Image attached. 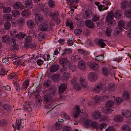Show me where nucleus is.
<instances>
[{
    "label": "nucleus",
    "instance_id": "39448f33",
    "mask_svg": "<svg viewBox=\"0 0 131 131\" xmlns=\"http://www.w3.org/2000/svg\"><path fill=\"white\" fill-rule=\"evenodd\" d=\"M97 78V74L93 72L90 73L88 76V79L90 81H95L96 80Z\"/></svg>",
    "mask_w": 131,
    "mask_h": 131
},
{
    "label": "nucleus",
    "instance_id": "4468645a",
    "mask_svg": "<svg viewBox=\"0 0 131 131\" xmlns=\"http://www.w3.org/2000/svg\"><path fill=\"white\" fill-rule=\"evenodd\" d=\"M32 37L31 36H26L25 39V45L26 48H28V46L30 44V42L32 40Z\"/></svg>",
    "mask_w": 131,
    "mask_h": 131
},
{
    "label": "nucleus",
    "instance_id": "5fc2aeb1",
    "mask_svg": "<svg viewBox=\"0 0 131 131\" xmlns=\"http://www.w3.org/2000/svg\"><path fill=\"white\" fill-rule=\"evenodd\" d=\"M45 34L43 32H40L38 36V39L39 40H43L44 38V35Z\"/></svg>",
    "mask_w": 131,
    "mask_h": 131
},
{
    "label": "nucleus",
    "instance_id": "e2e57ef3",
    "mask_svg": "<svg viewBox=\"0 0 131 131\" xmlns=\"http://www.w3.org/2000/svg\"><path fill=\"white\" fill-rule=\"evenodd\" d=\"M121 30L119 29L116 27L115 29L114 30V35H118L120 31Z\"/></svg>",
    "mask_w": 131,
    "mask_h": 131
},
{
    "label": "nucleus",
    "instance_id": "9d476101",
    "mask_svg": "<svg viewBox=\"0 0 131 131\" xmlns=\"http://www.w3.org/2000/svg\"><path fill=\"white\" fill-rule=\"evenodd\" d=\"M40 90L39 89L36 88V90L33 93L34 95L36 97L35 99L36 102L42 101L40 96L39 95V92Z\"/></svg>",
    "mask_w": 131,
    "mask_h": 131
},
{
    "label": "nucleus",
    "instance_id": "c9c22d12",
    "mask_svg": "<svg viewBox=\"0 0 131 131\" xmlns=\"http://www.w3.org/2000/svg\"><path fill=\"white\" fill-rule=\"evenodd\" d=\"M122 131H131V128L127 125H124L122 126Z\"/></svg>",
    "mask_w": 131,
    "mask_h": 131
},
{
    "label": "nucleus",
    "instance_id": "c756f323",
    "mask_svg": "<svg viewBox=\"0 0 131 131\" xmlns=\"http://www.w3.org/2000/svg\"><path fill=\"white\" fill-rule=\"evenodd\" d=\"M99 125L98 123L95 121H91L90 123L91 126L97 130L98 129Z\"/></svg>",
    "mask_w": 131,
    "mask_h": 131
},
{
    "label": "nucleus",
    "instance_id": "603ef678",
    "mask_svg": "<svg viewBox=\"0 0 131 131\" xmlns=\"http://www.w3.org/2000/svg\"><path fill=\"white\" fill-rule=\"evenodd\" d=\"M50 16L52 19L54 20H56V19L58 18V15L57 12H55L54 13H51L50 14Z\"/></svg>",
    "mask_w": 131,
    "mask_h": 131
},
{
    "label": "nucleus",
    "instance_id": "f704fd0d",
    "mask_svg": "<svg viewBox=\"0 0 131 131\" xmlns=\"http://www.w3.org/2000/svg\"><path fill=\"white\" fill-rule=\"evenodd\" d=\"M29 81L28 80L25 81L22 85L21 89L25 90L26 89L29 84Z\"/></svg>",
    "mask_w": 131,
    "mask_h": 131
},
{
    "label": "nucleus",
    "instance_id": "bf43d9fd",
    "mask_svg": "<svg viewBox=\"0 0 131 131\" xmlns=\"http://www.w3.org/2000/svg\"><path fill=\"white\" fill-rule=\"evenodd\" d=\"M60 77L59 74H56L53 75L52 77V79L54 81H56Z\"/></svg>",
    "mask_w": 131,
    "mask_h": 131
},
{
    "label": "nucleus",
    "instance_id": "6e6d98bb",
    "mask_svg": "<svg viewBox=\"0 0 131 131\" xmlns=\"http://www.w3.org/2000/svg\"><path fill=\"white\" fill-rule=\"evenodd\" d=\"M103 74L106 76H108V72L107 68L105 67H104L102 69Z\"/></svg>",
    "mask_w": 131,
    "mask_h": 131
},
{
    "label": "nucleus",
    "instance_id": "0e129e2a",
    "mask_svg": "<svg viewBox=\"0 0 131 131\" xmlns=\"http://www.w3.org/2000/svg\"><path fill=\"white\" fill-rule=\"evenodd\" d=\"M59 62L61 64H66L67 62V60L66 58H63L59 60Z\"/></svg>",
    "mask_w": 131,
    "mask_h": 131
},
{
    "label": "nucleus",
    "instance_id": "69168bd1",
    "mask_svg": "<svg viewBox=\"0 0 131 131\" xmlns=\"http://www.w3.org/2000/svg\"><path fill=\"white\" fill-rule=\"evenodd\" d=\"M83 19H79V20H77V24L78 26L80 27H82L83 25L82 23V21Z\"/></svg>",
    "mask_w": 131,
    "mask_h": 131
},
{
    "label": "nucleus",
    "instance_id": "338daca9",
    "mask_svg": "<svg viewBox=\"0 0 131 131\" xmlns=\"http://www.w3.org/2000/svg\"><path fill=\"white\" fill-rule=\"evenodd\" d=\"M100 17L97 15H94L92 17V20L94 22L97 21L99 19Z\"/></svg>",
    "mask_w": 131,
    "mask_h": 131
},
{
    "label": "nucleus",
    "instance_id": "a211bd4d",
    "mask_svg": "<svg viewBox=\"0 0 131 131\" xmlns=\"http://www.w3.org/2000/svg\"><path fill=\"white\" fill-rule=\"evenodd\" d=\"M85 25L91 29L93 28L94 26L93 22L89 20H88L85 21Z\"/></svg>",
    "mask_w": 131,
    "mask_h": 131
},
{
    "label": "nucleus",
    "instance_id": "412c9836",
    "mask_svg": "<svg viewBox=\"0 0 131 131\" xmlns=\"http://www.w3.org/2000/svg\"><path fill=\"white\" fill-rule=\"evenodd\" d=\"M59 69V65H53L50 68V71L52 73H54L57 71Z\"/></svg>",
    "mask_w": 131,
    "mask_h": 131
},
{
    "label": "nucleus",
    "instance_id": "a18cd8bd",
    "mask_svg": "<svg viewBox=\"0 0 131 131\" xmlns=\"http://www.w3.org/2000/svg\"><path fill=\"white\" fill-rule=\"evenodd\" d=\"M11 8L9 7H4L3 9V12L4 13H7L10 12L11 11Z\"/></svg>",
    "mask_w": 131,
    "mask_h": 131
},
{
    "label": "nucleus",
    "instance_id": "680f3d73",
    "mask_svg": "<svg viewBox=\"0 0 131 131\" xmlns=\"http://www.w3.org/2000/svg\"><path fill=\"white\" fill-rule=\"evenodd\" d=\"M115 87L114 84L112 83L109 84L108 85V89L109 91H112L114 90Z\"/></svg>",
    "mask_w": 131,
    "mask_h": 131
},
{
    "label": "nucleus",
    "instance_id": "2eb2a0df",
    "mask_svg": "<svg viewBox=\"0 0 131 131\" xmlns=\"http://www.w3.org/2000/svg\"><path fill=\"white\" fill-rule=\"evenodd\" d=\"M122 114L123 116L126 118L131 117L130 112L127 110H122Z\"/></svg>",
    "mask_w": 131,
    "mask_h": 131
},
{
    "label": "nucleus",
    "instance_id": "7ed1b4c3",
    "mask_svg": "<svg viewBox=\"0 0 131 131\" xmlns=\"http://www.w3.org/2000/svg\"><path fill=\"white\" fill-rule=\"evenodd\" d=\"M9 43L10 44L12 43H13V45H11L10 47V49L12 52L16 51L18 49V45L16 44V42L14 39L12 38Z\"/></svg>",
    "mask_w": 131,
    "mask_h": 131
},
{
    "label": "nucleus",
    "instance_id": "7c9ffc66",
    "mask_svg": "<svg viewBox=\"0 0 131 131\" xmlns=\"http://www.w3.org/2000/svg\"><path fill=\"white\" fill-rule=\"evenodd\" d=\"M89 66L90 68L94 70H97L98 68V65L96 63H91Z\"/></svg>",
    "mask_w": 131,
    "mask_h": 131
},
{
    "label": "nucleus",
    "instance_id": "ddd939ff",
    "mask_svg": "<svg viewBox=\"0 0 131 131\" xmlns=\"http://www.w3.org/2000/svg\"><path fill=\"white\" fill-rule=\"evenodd\" d=\"M43 100L46 102L50 103L53 101V98L49 94L45 95L43 97Z\"/></svg>",
    "mask_w": 131,
    "mask_h": 131
},
{
    "label": "nucleus",
    "instance_id": "4c0bfd02",
    "mask_svg": "<svg viewBox=\"0 0 131 131\" xmlns=\"http://www.w3.org/2000/svg\"><path fill=\"white\" fill-rule=\"evenodd\" d=\"M26 36L25 34L21 32H20L19 34H17L16 38L17 39H23Z\"/></svg>",
    "mask_w": 131,
    "mask_h": 131
},
{
    "label": "nucleus",
    "instance_id": "2f4dec72",
    "mask_svg": "<svg viewBox=\"0 0 131 131\" xmlns=\"http://www.w3.org/2000/svg\"><path fill=\"white\" fill-rule=\"evenodd\" d=\"M39 26L41 30L43 31L47 30L48 27V25L45 23L41 24Z\"/></svg>",
    "mask_w": 131,
    "mask_h": 131
},
{
    "label": "nucleus",
    "instance_id": "c85d7f7f",
    "mask_svg": "<svg viewBox=\"0 0 131 131\" xmlns=\"http://www.w3.org/2000/svg\"><path fill=\"white\" fill-rule=\"evenodd\" d=\"M70 77V75L69 73L64 74L61 77V80L63 82L66 81Z\"/></svg>",
    "mask_w": 131,
    "mask_h": 131
},
{
    "label": "nucleus",
    "instance_id": "f8f14e48",
    "mask_svg": "<svg viewBox=\"0 0 131 131\" xmlns=\"http://www.w3.org/2000/svg\"><path fill=\"white\" fill-rule=\"evenodd\" d=\"M78 67L81 70H84L85 69L86 66L85 62L82 60L79 61L78 63Z\"/></svg>",
    "mask_w": 131,
    "mask_h": 131
},
{
    "label": "nucleus",
    "instance_id": "ea45409f",
    "mask_svg": "<svg viewBox=\"0 0 131 131\" xmlns=\"http://www.w3.org/2000/svg\"><path fill=\"white\" fill-rule=\"evenodd\" d=\"M106 123H102L99 124L98 126V129H99L101 130H102L103 128H105L107 127Z\"/></svg>",
    "mask_w": 131,
    "mask_h": 131
},
{
    "label": "nucleus",
    "instance_id": "20e7f679",
    "mask_svg": "<svg viewBox=\"0 0 131 131\" xmlns=\"http://www.w3.org/2000/svg\"><path fill=\"white\" fill-rule=\"evenodd\" d=\"M79 83L82 88L85 89L88 87V83L86 78L83 77H81L79 79Z\"/></svg>",
    "mask_w": 131,
    "mask_h": 131
},
{
    "label": "nucleus",
    "instance_id": "1a4fd4ad",
    "mask_svg": "<svg viewBox=\"0 0 131 131\" xmlns=\"http://www.w3.org/2000/svg\"><path fill=\"white\" fill-rule=\"evenodd\" d=\"M103 86V85L102 83H98L96 85V86H95L94 88H93L92 90L95 92H99L102 89Z\"/></svg>",
    "mask_w": 131,
    "mask_h": 131
},
{
    "label": "nucleus",
    "instance_id": "09e8293b",
    "mask_svg": "<svg viewBox=\"0 0 131 131\" xmlns=\"http://www.w3.org/2000/svg\"><path fill=\"white\" fill-rule=\"evenodd\" d=\"M73 87L76 90L80 91L81 90V88L79 83H77L73 85Z\"/></svg>",
    "mask_w": 131,
    "mask_h": 131
},
{
    "label": "nucleus",
    "instance_id": "0eeeda50",
    "mask_svg": "<svg viewBox=\"0 0 131 131\" xmlns=\"http://www.w3.org/2000/svg\"><path fill=\"white\" fill-rule=\"evenodd\" d=\"M92 118L94 119H98L101 117V113L99 111L95 110L92 113Z\"/></svg>",
    "mask_w": 131,
    "mask_h": 131
},
{
    "label": "nucleus",
    "instance_id": "b1692460",
    "mask_svg": "<svg viewBox=\"0 0 131 131\" xmlns=\"http://www.w3.org/2000/svg\"><path fill=\"white\" fill-rule=\"evenodd\" d=\"M21 15L25 17L26 18H28L30 16L31 14L29 10L25 9L22 12Z\"/></svg>",
    "mask_w": 131,
    "mask_h": 131
},
{
    "label": "nucleus",
    "instance_id": "6ab92c4d",
    "mask_svg": "<svg viewBox=\"0 0 131 131\" xmlns=\"http://www.w3.org/2000/svg\"><path fill=\"white\" fill-rule=\"evenodd\" d=\"M25 5L26 8L30 9L32 7L33 4L31 0H26L25 2Z\"/></svg>",
    "mask_w": 131,
    "mask_h": 131
},
{
    "label": "nucleus",
    "instance_id": "37998d69",
    "mask_svg": "<svg viewBox=\"0 0 131 131\" xmlns=\"http://www.w3.org/2000/svg\"><path fill=\"white\" fill-rule=\"evenodd\" d=\"M124 27V24L123 22L121 21H119L118 23V25L117 27L122 31Z\"/></svg>",
    "mask_w": 131,
    "mask_h": 131
},
{
    "label": "nucleus",
    "instance_id": "864d4df0",
    "mask_svg": "<svg viewBox=\"0 0 131 131\" xmlns=\"http://www.w3.org/2000/svg\"><path fill=\"white\" fill-rule=\"evenodd\" d=\"M123 97L125 100H127L129 98V95L128 92L124 91L123 93Z\"/></svg>",
    "mask_w": 131,
    "mask_h": 131
},
{
    "label": "nucleus",
    "instance_id": "052dcab7",
    "mask_svg": "<svg viewBox=\"0 0 131 131\" xmlns=\"http://www.w3.org/2000/svg\"><path fill=\"white\" fill-rule=\"evenodd\" d=\"M114 119L116 121L119 122L122 121L123 118L120 116L117 115L115 117Z\"/></svg>",
    "mask_w": 131,
    "mask_h": 131
},
{
    "label": "nucleus",
    "instance_id": "cd10ccee",
    "mask_svg": "<svg viewBox=\"0 0 131 131\" xmlns=\"http://www.w3.org/2000/svg\"><path fill=\"white\" fill-rule=\"evenodd\" d=\"M12 15L10 14H5L3 17V19L6 21H10L12 19Z\"/></svg>",
    "mask_w": 131,
    "mask_h": 131
},
{
    "label": "nucleus",
    "instance_id": "f257e3e1",
    "mask_svg": "<svg viewBox=\"0 0 131 131\" xmlns=\"http://www.w3.org/2000/svg\"><path fill=\"white\" fill-rule=\"evenodd\" d=\"M122 12L120 10H117L113 13L112 11L110 12L106 16V21L108 23V25L113 27L116 24V21L113 19L114 17L117 19H119L121 17Z\"/></svg>",
    "mask_w": 131,
    "mask_h": 131
},
{
    "label": "nucleus",
    "instance_id": "13d9d810",
    "mask_svg": "<svg viewBox=\"0 0 131 131\" xmlns=\"http://www.w3.org/2000/svg\"><path fill=\"white\" fill-rule=\"evenodd\" d=\"M72 25L73 23L72 21H69L68 20L67 21L66 25L67 26H69V27L70 28V30H72L73 28Z\"/></svg>",
    "mask_w": 131,
    "mask_h": 131
},
{
    "label": "nucleus",
    "instance_id": "3c124183",
    "mask_svg": "<svg viewBox=\"0 0 131 131\" xmlns=\"http://www.w3.org/2000/svg\"><path fill=\"white\" fill-rule=\"evenodd\" d=\"M11 36L13 37H16L17 36L16 30L15 29L12 30L10 32Z\"/></svg>",
    "mask_w": 131,
    "mask_h": 131
},
{
    "label": "nucleus",
    "instance_id": "5701e85b",
    "mask_svg": "<svg viewBox=\"0 0 131 131\" xmlns=\"http://www.w3.org/2000/svg\"><path fill=\"white\" fill-rule=\"evenodd\" d=\"M10 40V38L9 36L7 35L3 36L2 38L1 41L4 43H7Z\"/></svg>",
    "mask_w": 131,
    "mask_h": 131
},
{
    "label": "nucleus",
    "instance_id": "393cba45",
    "mask_svg": "<svg viewBox=\"0 0 131 131\" xmlns=\"http://www.w3.org/2000/svg\"><path fill=\"white\" fill-rule=\"evenodd\" d=\"M26 23L29 28L31 29L34 28L35 24L32 20L31 19L28 20L26 21Z\"/></svg>",
    "mask_w": 131,
    "mask_h": 131
},
{
    "label": "nucleus",
    "instance_id": "473e14b6",
    "mask_svg": "<svg viewBox=\"0 0 131 131\" xmlns=\"http://www.w3.org/2000/svg\"><path fill=\"white\" fill-rule=\"evenodd\" d=\"M12 15L14 17L18 18L20 16V13L17 10H15L13 11L12 12Z\"/></svg>",
    "mask_w": 131,
    "mask_h": 131
},
{
    "label": "nucleus",
    "instance_id": "58836bf2",
    "mask_svg": "<svg viewBox=\"0 0 131 131\" xmlns=\"http://www.w3.org/2000/svg\"><path fill=\"white\" fill-rule=\"evenodd\" d=\"M55 106H53V107L51 109V110L47 113V114H48V113L50 114H51L52 116H55V115L56 114V110H52L55 107Z\"/></svg>",
    "mask_w": 131,
    "mask_h": 131
},
{
    "label": "nucleus",
    "instance_id": "a878e982",
    "mask_svg": "<svg viewBox=\"0 0 131 131\" xmlns=\"http://www.w3.org/2000/svg\"><path fill=\"white\" fill-rule=\"evenodd\" d=\"M43 17L40 14H36L35 16V20L38 23H41L43 21Z\"/></svg>",
    "mask_w": 131,
    "mask_h": 131
},
{
    "label": "nucleus",
    "instance_id": "4be33fe9",
    "mask_svg": "<svg viewBox=\"0 0 131 131\" xmlns=\"http://www.w3.org/2000/svg\"><path fill=\"white\" fill-rule=\"evenodd\" d=\"M49 94L52 95H55L56 93V89L54 86H51L49 89Z\"/></svg>",
    "mask_w": 131,
    "mask_h": 131
},
{
    "label": "nucleus",
    "instance_id": "423d86ee",
    "mask_svg": "<svg viewBox=\"0 0 131 131\" xmlns=\"http://www.w3.org/2000/svg\"><path fill=\"white\" fill-rule=\"evenodd\" d=\"M67 84L65 83L61 84L58 86L59 92L60 94H62L67 88Z\"/></svg>",
    "mask_w": 131,
    "mask_h": 131
},
{
    "label": "nucleus",
    "instance_id": "f03ea898",
    "mask_svg": "<svg viewBox=\"0 0 131 131\" xmlns=\"http://www.w3.org/2000/svg\"><path fill=\"white\" fill-rule=\"evenodd\" d=\"M114 103L113 101L112 100L107 101L105 104V108H103L102 109V112L105 113L107 114H111L112 113V111H114L113 110H112V107Z\"/></svg>",
    "mask_w": 131,
    "mask_h": 131
},
{
    "label": "nucleus",
    "instance_id": "a19ab883",
    "mask_svg": "<svg viewBox=\"0 0 131 131\" xmlns=\"http://www.w3.org/2000/svg\"><path fill=\"white\" fill-rule=\"evenodd\" d=\"M124 15L127 17L131 18V10L128 9L126 10L124 12Z\"/></svg>",
    "mask_w": 131,
    "mask_h": 131
},
{
    "label": "nucleus",
    "instance_id": "de8ad7c7",
    "mask_svg": "<svg viewBox=\"0 0 131 131\" xmlns=\"http://www.w3.org/2000/svg\"><path fill=\"white\" fill-rule=\"evenodd\" d=\"M31 106L30 104H27L24 108V110L26 111L30 112L31 111Z\"/></svg>",
    "mask_w": 131,
    "mask_h": 131
},
{
    "label": "nucleus",
    "instance_id": "c03bdc74",
    "mask_svg": "<svg viewBox=\"0 0 131 131\" xmlns=\"http://www.w3.org/2000/svg\"><path fill=\"white\" fill-rule=\"evenodd\" d=\"M82 32V29L80 28H78L74 31V33L77 36L80 35Z\"/></svg>",
    "mask_w": 131,
    "mask_h": 131
},
{
    "label": "nucleus",
    "instance_id": "79ce46f5",
    "mask_svg": "<svg viewBox=\"0 0 131 131\" xmlns=\"http://www.w3.org/2000/svg\"><path fill=\"white\" fill-rule=\"evenodd\" d=\"M128 2L126 1L123 2L121 3V7L123 9H125L127 8L128 5Z\"/></svg>",
    "mask_w": 131,
    "mask_h": 131
},
{
    "label": "nucleus",
    "instance_id": "9b49d317",
    "mask_svg": "<svg viewBox=\"0 0 131 131\" xmlns=\"http://www.w3.org/2000/svg\"><path fill=\"white\" fill-rule=\"evenodd\" d=\"M92 13L90 9L85 10L83 15V17L84 19H88L90 18L92 16Z\"/></svg>",
    "mask_w": 131,
    "mask_h": 131
},
{
    "label": "nucleus",
    "instance_id": "4d7b16f0",
    "mask_svg": "<svg viewBox=\"0 0 131 131\" xmlns=\"http://www.w3.org/2000/svg\"><path fill=\"white\" fill-rule=\"evenodd\" d=\"M25 20L22 17H20L18 20V24L21 25H23L24 24Z\"/></svg>",
    "mask_w": 131,
    "mask_h": 131
},
{
    "label": "nucleus",
    "instance_id": "dca6fc26",
    "mask_svg": "<svg viewBox=\"0 0 131 131\" xmlns=\"http://www.w3.org/2000/svg\"><path fill=\"white\" fill-rule=\"evenodd\" d=\"M13 7L15 9L20 8L21 10L24 8V7L22 6L21 3L19 2H17L14 3L13 5Z\"/></svg>",
    "mask_w": 131,
    "mask_h": 131
},
{
    "label": "nucleus",
    "instance_id": "774afa93",
    "mask_svg": "<svg viewBox=\"0 0 131 131\" xmlns=\"http://www.w3.org/2000/svg\"><path fill=\"white\" fill-rule=\"evenodd\" d=\"M104 58L103 56L102 55H101L96 57L95 58L97 60L99 61H101L103 60Z\"/></svg>",
    "mask_w": 131,
    "mask_h": 131
},
{
    "label": "nucleus",
    "instance_id": "6e6552de",
    "mask_svg": "<svg viewBox=\"0 0 131 131\" xmlns=\"http://www.w3.org/2000/svg\"><path fill=\"white\" fill-rule=\"evenodd\" d=\"M23 122V123L25 122L26 120L24 119H21L20 120L19 119L16 120L15 125L17 129H19V126L20 125L21 126L22 128L24 127L25 124L22 125V122Z\"/></svg>",
    "mask_w": 131,
    "mask_h": 131
},
{
    "label": "nucleus",
    "instance_id": "bb28decb",
    "mask_svg": "<svg viewBox=\"0 0 131 131\" xmlns=\"http://www.w3.org/2000/svg\"><path fill=\"white\" fill-rule=\"evenodd\" d=\"M106 30L105 31V35L106 36L109 37L111 36L112 29L110 27H106L105 28Z\"/></svg>",
    "mask_w": 131,
    "mask_h": 131
},
{
    "label": "nucleus",
    "instance_id": "e433bc0d",
    "mask_svg": "<svg viewBox=\"0 0 131 131\" xmlns=\"http://www.w3.org/2000/svg\"><path fill=\"white\" fill-rule=\"evenodd\" d=\"M104 40L101 39H100L97 41V43L102 48L104 47L106 45L105 43L103 42Z\"/></svg>",
    "mask_w": 131,
    "mask_h": 131
},
{
    "label": "nucleus",
    "instance_id": "49530a36",
    "mask_svg": "<svg viewBox=\"0 0 131 131\" xmlns=\"http://www.w3.org/2000/svg\"><path fill=\"white\" fill-rule=\"evenodd\" d=\"M11 24L9 21H7L4 24L5 29L7 30H8L11 27Z\"/></svg>",
    "mask_w": 131,
    "mask_h": 131
},
{
    "label": "nucleus",
    "instance_id": "72a5a7b5",
    "mask_svg": "<svg viewBox=\"0 0 131 131\" xmlns=\"http://www.w3.org/2000/svg\"><path fill=\"white\" fill-rule=\"evenodd\" d=\"M104 97L103 96H101L99 97L96 96H94L93 99L95 102H97L99 101H104Z\"/></svg>",
    "mask_w": 131,
    "mask_h": 131
},
{
    "label": "nucleus",
    "instance_id": "f3484780",
    "mask_svg": "<svg viewBox=\"0 0 131 131\" xmlns=\"http://www.w3.org/2000/svg\"><path fill=\"white\" fill-rule=\"evenodd\" d=\"M78 52L81 54H82L83 56L84 59H85L86 60H88L89 59L88 57V55H89V54L86 51H85V50H83L80 49H79L78 50Z\"/></svg>",
    "mask_w": 131,
    "mask_h": 131
},
{
    "label": "nucleus",
    "instance_id": "8fccbe9b",
    "mask_svg": "<svg viewBox=\"0 0 131 131\" xmlns=\"http://www.w3.org/2000/svg\"><path fill=\"white\" fill-rule=\"evenodd\" d=\"M41 10L45 14L47 15L48 14V10L47 8H45L43 6L41 8Z\"/></svg>",
    "mask_w": 131,
    "mask_h": 131
},
{
    "label": "nucleus",
    "instance_id": "aec40b11",
    "mask_svg": "<svg viewBox=\"0 0 131 131\" xmlns=\"http://www.w3.org/2000/svg\"><path fill=\"white\" fill-rule=\"evenodd\" d=\"M75 108V112L73 114V117L74 118H77L80 114V108L79 107L77 106Z\"/></svg>",
    "mask_w": 131,
    "mask_h": 131
}]
</instances>
